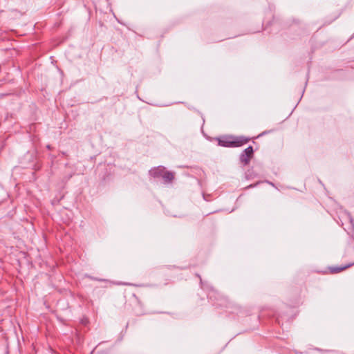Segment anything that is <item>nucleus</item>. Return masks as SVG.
<instances>
[{"instance_id":"7ed1b4c3","label":"nucleus","mask_w":354,"mask_h":354,"mask_svg":"<svg viewBox=\"0 0 354 354\" xmlns=\"http://www.w3.org/2000/svg\"><path fill=\"white\" fill-rule=\"evenodd\" d=\"M166 169L162 166H158L149 171V174L154 178L162 177Z\"/></svg>"},{"instance_id":"39448f33","label":"nucleus","mask_w":354,"mask_h":354,"mask_svg":"<svg viewBox=\"0 0 354 354\" xmlns=\"http://www.w3.org/2000/svg\"><path fill=\"white\" fill-rule=\"evenodd\" d=\"M351 265H348L344 267H333V268H331L330 270L333 273H337V272H339L342 270L348 268Z\"/></svg>"},{"instance_id":"423d86ee","label":"nucleus","mask_w":354,"mask_h":354,"mask_svg":"<svg viewBox=\"0 0 354 354\" xmlns=\"http://www.w3.org/2000/svg\"><path fill=\"white\" fill-rule=\"evenodd\" d=\"M350 221L351 223L353 222V219L351 218H350Z\"/></svg>"},{"instance_id":"f03ea898","label":"nucleus","mask_w":354,"mask_h":354,"mask_svg":"<svg viewBox=\"0 0 354 354\" xmlns=\"http://www.w3.org/2000/svg\"><path fill=\"white\" fill-rule=\"evenodd\" d=\"M253 153V148L252 147L250 146L248 148H246L243 153L241 155L240 159L242 162H244L245 164H248L249 162L250 158L252 156Z\"/></svg>"},{"instance_id":"20e7f679","label":"nucleus","mask_w":354,"mask_h":354,"mask_svg":"<svg viewBox=\"0 0 354 354\" xmlns=\"http://www.w3.org/2000/svg\"><path fill=\"white\" fill-rule=\"evenodd\" d=\"M166 183H170L174 178V175L172 172L166 170L162 177Z\"/></svg>"},{"instance_id":"f257e3e1","label":"nucleus","mask_w":354,"mask_h":354,"mask_svg":"<svg viewBox=\"0 0 354 354\" xmlns=\"http://www.w3.org/2000/svg\"><path fill=\"white\" fill-rule=\"evenodd\" d=\"M249 139L241 137H229L225 139L219 140V145L223 147H240L248 142Z\"/></svg>"}]
</instances>
